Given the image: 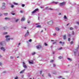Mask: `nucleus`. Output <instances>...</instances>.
<instances>
[{
	"instance_id": "nucleus-39",
	"label": "nucleus",
	"mask_w": 79,
	"mask_h": 79,
	"mask_svg": "<svg viewBox=\"0 0 79 79\" xmlns=\"http://www.w3.org/2000/svg\"><path fill=\"white\" fill-rule=\"evenodd\" d=\"M20 44H21V43H19V44H18V46H19V45H20Z\"/></svg>"
},
{
	"instance_id": "nucleus-27",
	"label": "nucleus",
	"mask_w": 79,
	"mask_h": 79,
	"mask_svg": "<svg viewBox=\"0 0 79 79\" xmlns=\"http://www.w3.org/2000/svg\"><path fill=\"white\" fill-rule=\"evenodd\" d=\"M3 34H4V35H6V34H7V32H4L3 33Z\"/></svg>"
},
{
	"instance_id": "nucleus-62",
	"label": "nucleus",
	"mask_w": 79,
	"mask_h": 79,
	"mask_svg": "<svg viewBox=\"0 0 79 79\" xmlns=\"http://www.w3.org/2000/svg\"><path fill=\"white\" fill-rule=\"evenodd\" d=\"M2 57V56L1 55H0V58Z\"/></svg>"
},
{
	"instance_id": "nucleus-14",
	"label": "nucleus",
	"mask_w": 79,
	"mask_h": 79,
	"mask_svg": "<svg viewBox=\"0 0 79 79\" xmlns=\"http://www.w3.org/2000/svg\"><path fill=\"white\" fill-rule=\"evenodd\" d=\"M59 44H62V45H63V44H64V42H63V43H62V42L61 41H60L59 42Z\"/></svg>"
},
{
	"instance_id": "nucleus-52",
	"label": "nucleus",
	"mask_w": 79,
	"mask_h": 79,
	"mask_svg": "<svg viewBox=\"0 0 79 79\" xmlns=\"http://www.w3.org/2000/svg\"><path fill=\"white\" fill-rule=\"evenodd\" d=\"M56 42H54L53 43V44H56Z\"/></svg>"
},
{
	"instance_id": "nucleus-22",
	"label": "nucleus",
	"mask_w": 79,
	"mask_h": 79,
	"mask_svg": "<svg viewBox=\"0 0 79 79\" xmlns=\"http://www.w3.org/2000/svg\"><path fill=\"white\" fill-rule=\"evenodd\" d=\"M56 31H59L60 30V29L59 28H56Z\"/></svg>"
},
{
	"instance_id": "nucleus-29",
	"label": "nucleus",
	"mask_w": 79,
	"mask_h": 79,
	"mask_svg": "<svg viewBox=\"0 0 79 79\" xmlns=\"http://www.w3.org/2000/svg\"><path fill=\"white\" fill-rule=\"evenodd\" d=\"M44 44L45 46H47V45H48V44L47 43H45Z\"/></svg>"
},
{
	"instance_id": "nucleus-32",
	"label": "nucleus",
	"mask_w": 79,
	"mask_h": 79,
	"mask_svg": "<svg viewBox=\"0 0 79 79\" xmlns=\"http://www.w3.org/2000/svg\"><path fill=\"white\" fill-rule=\"evenodd\" d=\"M13 58H14L13 56H11L10 57V59H13Z\"/></svg>"
},
{
	"instance_id": "nucleus-3",
	"label": "nucleus",
	"mask_w": 79,
	"mask_h": 79,
	"mask_svg": "<svg viewBox=\"0 0 79 79\" xmlns=\"http://www.w3.org/2000/svg\"><path fill=\"white\" fill-rule=\"evenodd\" d=\"M36 47L37 49H38L39 50L42 47V46H41V45H38L36 46Z\"/></svg>"
},
{
	"instance_id": "nucleus-59",
	"label": "nucleus",
	"mask_w": 79,
	"mask_h": 79,
	"mask_svg": "<svg viewBox=\"0 0 79 79\" xmlns=\"http://www.w3.org/2000/svg\"><path fill=\"white\" fill-rule=\"evenodd\" d=\"M40 18V17L39 16V17H38V19L39 20V19H39Z\"/></svg>"
},
{
	"instance_id": "nucleus-33",
	"label": "nucleus",
	"mask_w": 79,
	"mask_h": 79,
	"mask_svg": "<svg viewBox=\"0 0 79 79\" xmlns=\"http://www.w3.org/2000/svg\"><path fill=\"white\" fill-rule=\"evenodd\" d=\"M11 8H13V7H14V5H11Z\"/></svg>"
},
{
	"instance_id": "nucleus-10",
	"label": "nucleus",
	"mask_w": 79,
	"mask_h": 79,
	"mask_svg": "<svg viewBox=\"0 0 79 79\" xmlns=\"http://www.w3.org/2000/svg\"><path fill=\"white\" fill-rule=\"evenodd\" d=\"M63 39L64 40H65V39H66V35H64L63 36Z\"/></svg>"
},
{
	"instance_id": "nucleus-31",
	"label": "nucleus",
	"mask_w": 79,
	"mask_h": 79,
	"mask_svg": "<svg viewBox=\"0 0 79 79\" xmlns=\"http://www.w3.org/2000/svg\"><path fill=\"white\" fill-rule=\"evenodd\" d=\"M18 77H15L14 79H18Z\"/></svg>"
},
{
	"instance_id": "nucleus-35",
	"label": "nucleus",
	"mask_w": 79,
	"mask_h": 79,
	"mask_svg": "<svg viewBox=\"0 0 79 79\" xmlns=\"http://www.w3.org/2000/svg\"><path fill=\"white\" fill-rule=\"evenodd\" d=\"M20 12L21 13H23V10H20Z\"/></svg>"
},
{
	"instance_id": "nucleus-21",
	"label": "nucleus",
	"mask_w": 79,
	"mask_h": 79,
	"mask_svg": "<svg viewBox=\"0 0 79 79\" xmlns=\"http://www.w3.org/2000/svg\"><path fill=\"white\" fill-rule=\"evenodd\" d=\"M52 73L53 74H56V72H53Z\"/></svg>"
},
{
	"instance_id": "nucleus-47",
	"label": "nucleus",
	"mask_w": 79,
	"mask_h": 79,
	"mask_svg": "<svg viewBox=\"0 0 79 79\" xmlns=\"http://www.w3.org/2000/svg\"><path fill=\"white\" fill-rule=\"evenodd\" d=\"M68 41H70V38H69L68 39Z\"/></svg>"
},
{
	"instance_id": "nucleus-34",
	"label": "nucleus",
	"mask_w": 79,
	"mask_h": 79,
	"mask_svg": "<svg viewBox=\"0 0 79 79\" xmlns=\"http://www.w3.org/2000/svg\"><path fill=\"white\" fill-rule=\"evenodd\" d=\"M29 42H31V41H32V40L31 39H30L29 40H28Z\"/></svg>"
},
{
	"instance_id": "nucleus-46",
	"label": "nucleus",
	"mask_w": 79,
	"mask_h": 79,
	"mask_svg": "<svg viewBox=\"0 0 79 79\" xmlns=\"http://www.w3.org/2000/svg\"><path fill=\"white\" fill-rule=\"evenodd\" d=\"M61 49H62V48H60L59 49V50H61Z\"/></svg>"
},
{
	"instance_id": "nucleus-26",
	"label": "nucleus",
	"mask_w": 79,
	"mask_h": 79,
	"mask_svg": "<svg viewBox=\"0 0 79 79\" xmlns=\"http://www.w3.org/2000/svg\"><path fill=\"white\" fill-rule=\"evenodd\" d=\"M14 5H18V4L16 2H14Z\"/></svg>"
},
{
	"instance_id": "nucleus-60",
	"label": "nucleus",
	"mask_w": 79,
	"mask_h": 79,
	"mask_svg": "<svg viewBox=\"0 0 79 79\" xmlns=\"http://www.w3.org/2000/svg\"><path fill=\"white\" fill-rule=\"evenodd\" d=\"M55 3H56V4H57V3H58V2H55Z\"/></svg>"
},
{
	"instance_id": "nucleus-1",
	"label": "nucleus",
	"mask_w": 79,
	"mask_h": 79,
	"mask_svg": "<svg viewBox=\"0 0 79 79\" xmlns=\"http://www.w3.org/2000/svg\"><path fill=\"white\" fill-rule=\"evenodd\" d=\"M5 38H6V41L7 42H9L10 41V40L11 39V40H13V38H10V35H6L5 36Z\"/></svg>"
},
{
	"instance_id": "nucleus-61",
	"label": "nucleus",
	"mask_w": 79,
	"mask_h": 79,
	"mask_svg": "<svg viewBox=\"0 0 79 79\" xmlns=\"http://www.w3.org/2000/svg\"><path fill=\"white\" fill-rule=\"evenodd\" d=\"M48 8V7H46V9H47Z\"/></svg>"
},
{
	"instance_id": "nucleus-58",
	"label": "nucleus",
	"mask_w": 79,
	"mask_h": 79,
	"mask_svg": "<svg viewBox=\"0 0 79 79\" xmlns=\"http://www.w3.org/2000/svg\"><path fill=\"white\" fill-rule=\"evenodd\" d=\"M69 37H70V36H71V35L69 34Z\"/></svg>"
},
{
	"instance_id": "nucleus-44",
	"label": "nucleus",
	"mask_w": 79,
	"mask_h": 79,
	"mask_svg": "<svg viewBox=\"0 0 79 79\" xmlns=\"http://www.w3.org/2000/svg\"><path fill=\"white\" fill-rule=\"evenodd\" d=\"M70 44H73V42L72 41L70 42Z\"/></svg>"
},
{
	"instance_id": "nucleus-63",
	"label": "nucleus",
	"mask_w": 79,
	"mask_h": 79,
	"mask_svg": "<svg viewBox=\"0 0 79 79\" xmlns=\"http://www.w3.org/2000/svg\"><path fill=\"white\" fill-rule=\"evenodd\" d=\"M52 53L53 54H54L55 53V52H52Z\"/></svg>"
},
{
	"instance_id": "nucleus-49",
	"label": "nucleus",
	"mask_w": 79,
	"mask_h": 79,
	"mask_svg": "<svg viewBox=\"0 0 79 79\" xmlns=\"http://www.w3.org/2000/svg\"><path fill=\"white\" fill-rule=\"evenodd\" d=\"M72 34L73 35H74V31L72 32Z\"/></svg>"
},
{
	"instance_id": "nucleus-18",
	"label": "nucleus",
	"mask_w": 79,
	"mask_h": 79,
	"mask_svg": "<svg viewBox=\"0 0 79 79\" xmlns=\"http://www.w3.org/2000/svg\"><path fill=\"white\" fill-rule=\"evenodd\" d=\"M2 6H5V3L3 2L2 3Z\"/></svg>"
},
{
	"instance_id": "nucleus-23",
	"label": "nucleus",
	"mask_w": 79,
	"mask_h": 79,
	"mask_svg": "<svg viewBox=\"0 0 79 79\" xmlns=\"http://www.w3.org/2000/svg\"><path fill=\"white\" fill-rule=\"evenodd\" d=\"M19 19H17L16 20H15V22L16 23H17L18 21H19Z\"/></svg>"
},
{
	"instance_id": "nucleus-2",
	"label": "nucleus",
	"mask_w": 79,
	"mask_h": 79,
	"mask_svg": "<svg viewBox=\"0 0 79 79\" xmlns=\"http://www.w3.org/2000/svg\"><path fill=\"white\" fill-rule=\"evenodd\" d=\"M48 24L50 25H52L53 24V21L51 20L50 21L48 22Z\"/></svg>"
},
{
	"instance_id": "nucleus-28",
	"label": "nucleus",
	"mask_w": 79,
	"mask_h": 79,
	"mask_svg": "<svg viewBox=\"0 0 79 79\" xmlns=\"http://www.w3.org/2000/svg\"><path fill=\"white\" fill-rule=\"evenodd\" d=\"M4 15L5 16H7V15H8V13L4 14Z\"/></svg>"
},
{
	"instance_id": "nucleus-17",
	"label": "nucleus",
	"mask_w": 79,
	"mask_h": 79,
	"mask_svg": "<svg viewBox=\"0 0 79 79\" xmlns=\"http://www.w3.org/2000/svg\"><path fill=\"white\" fill-rule=\"evenodd\" d=\"M24 20H25L24 18L23 17V18H22L21 21H24Z\"/></svg>"
},
{
	"instance_id": "nucleus-12",
	"label": "nucleus",
	"mask_w": 79,
	"mask_h": 79,
	"mask_svg": "<svg viewBox=\"0 0 79 79\" xmlns=\"http://www.w3.org/2000/svg\"><path fill=\"white\" fill-rule=\"evenodd\" d=\"M23 68H25V69L27 68V66H26V65H23Z\"/></svg>"
},
{
	"instance_id": "nucleus-54",
	"label": "nucleus",
	"mask_w": 79,
	"mask_h": 79,
	"mask_svg": "<svg viewBox=\"0 0 79 79\" xmlns=\"http://www.w3.org/2000/svg\"><path fill=\"white\" fill-rule=\"evenodd\" d=\"M42 73V71H40V74H41V73Z\"/></svg>"
},
{
	"instance_id": "nucleus-13",
	"label": "nucleus",
	"mask_w": 79,
	"mask_h": 79,
	"mask_svg": "<svg viewBox=\"0 0 79 79\" xmlns=\"http://www.w3.org/2000/svg\"><path fill=\"white\" fill-rule=\"evenodd\" d=\"M25 70H26L25 69H24L23 70L20 71V74H22V73H24V71H25Z\"/></svg>"
},
{
	"instance_id": "nucleus-56",
	"label": "nucleus",
	"mask_w": 79,
	"mask_h": 79,
	"mask_svg": "<svg viewBox=\"0 0 79 79\" xmlns=\"http://www.w3.org/2000/svg\"><path fill=\"white\" fill-rule=\"evenodd\" d=\"M51 41H52V42H54L55 41L54 40H51Z\"/></svg>"
},
{
	"instance_id": "nucleus-9",
	"label": "nucleus",
	"mask_w": 79,
	"mask_h": 79,
	"mask_svg": "<svg viewBox=\"0 0 79 79\" xmlns=\"http://www.w3.org/2000/svg\"><path fill=\"white\" fill-rule=\"evenodd\" d=\"M5 20H10V18L8 17H6L5 18Z\"/></svg>"
},
{
	"instance_id": "nucleus-53",
	"label": "nucleus",
	"mask_w": 79,
	"mask_h": 79,
	"mask_svg": "<svg viewBox=\"0 0 79 79\" xmlns=\"http://www.w3.org/2000/svg\"><path fill=\"white\" fill-rule=\"evenodd\" d=\"M61 15V13H59V15Z\"/></svg>"
},
{
	"instance_id": "nucleus-7",
	"label": "nucleus",
	"mask_w": 79,
	"mask_h": 79,
	"mask_svg": "<svg viewBox=\"0 0 79 79\" xmlns=\"http://www.w3.org/2000/svg\"><path fill=\"white\" fill-rule=\"evenodd\" d=\"M3 42H2L0 43V47H3Z\"/></svg>"
},
{
	"instance_id": "nucleus-64",
	"label": "nucleus",
	"mask_w": 79,
	"mask_h": 79,
	"mask_svg": "<svg viewBox=\"0 0 79 79\" xmlns=\"http://www.w3.org/2000/svg\"><path fill=\"white\" fill-rule=\"evenodd\" d=\"M68 25H69V23L67 24V26H68Z\"/></svg>"
},
{
	"instance_id": "nucleus-38",
	"label": "nucleus",
	"mask_w": 79,
	"mask_h": 79,
	"mask_svg": "<svg viewBox=\"0 0 79 79\" xmlns=\"http://www.w3.org/2000/svg\"><path fill=\"white\" fill-rule=\"evenodd\" d=\"M53 67H55V66H56V65L55 64H53Z\"/></svg>"
},
{
	"instance_id": "nucleus-36",
	"label": "nucleus",
	"mask_w": 79,
	"mask_h": 79,
	"mask_svg": "<svg viewBox=\"0 0 79 79\" xmlns=\"http://www.w3.org/2000/svg\"><path fill=\"white\" fill-rule=\"evenodd\" d=\"M27 23H28V24H29V23H30V21H29V20H27Z\"/></svg>"
},
{
	"instance_id": "nucleus-51",
	"label": "nucleus",
	"mask_w": 79,
	"mask_h": 79,
	"mask_svg": "<svg viewBox=\"0 0 79 79\" xmlns=\"http://www.w3.org/2000/svg\"><path fill=\"white\" fill-rule=\"evenodd\" d=\"M2 15V13H0V16H1Z\"/></svg>"
},
{
	"instance_id": "nucleus-48",
	"label": "nucleus",
	"mask_w": 79,
	"mask_h": 79,
	"mask_svg": "<svg viewBox=\"0 0 79 79\" xmlns=\"http://www.w3.org/2000/svg\"><path fill=\"white\" fill-rule=\"evenodd\" d=\"M53 60H52L50 62L52 63V62H53Z\"/></svg>"
},
{
	"instance_id": "nucleus-8",
	"label": "nucleus",
	"mask_w": 79,
	"mask_h": 79,
	"mask_svg": "<svg viewBox=\"0 0 79 79\" xmlns=\"http://www.w3.org/2000/svg\"><path fill=\"white\" fill-rule=\"evenodd\" d=\"M65 4V2H63L62 3H60V6H63V5H64Z\"/></svg>"
},
{
	"instance_id": "nucleus-24",
	"label": "nucleus",
	"mask_w": 79,
	"mask_h": 79,
	"mask_svg": "<svg viewBox=\"0 0 79 79\" xmlns=\"http://www.w3.org/2000/svg\"><path fill=\"white\" fill-rule=\"evenodd\" d=\"M32 55H35V52H32Z\"/></svg>"
},
{
	"instance_id": "nucleus-16",
	"label": "nucleus",
	"mask_w": 79,
	"mask_h": 79,
	"mask_svg": "<svg viewBox=\"0 0 79 79\" xmlns=\"http://www.w3.org/2000/svg\"><path fill=\"white\" fill-rule=\"evenodd\" d=\"M29 63L30 64H33V61H32L31 62V61H29Z\"/></svg>"
},
{
	"instance_id": "nucleus-37",
	"label": "nucleus",
	"mask_w": 79,
	"mask_h": 79,
	"mask_svg": "<svg viewBox=\"0 0 79 79\" xmlns=\"http://www.w3.org/2000/svg\"><path fill=\"white\" fill-rule=\"evenodd\" d=\"M48 76H49V77H51V75L50 73L48 74Z\"/></svg>"
},
{
	"instance_id": "nucleus-19",
	"label": "nucleus",
	"mask_w": 79,
	"mask_h": 79,
	"mask_svg": "<svg viewBox=\"0 0 79 79\" xmlns=\"http://www.w3.org/2000/svg\"><path fill=\"white\" fill-rule=\"evenodd\" d=\"M59 59H63V57L61 56H60L58 57Z\"/></svg>"
},
{
	"instance_id": "nucleus-50",
	"label": "nucleus",
	"mask_w": 79,
	"mask_h": 79,
	"mask_svg": "<svg viewBox=\"0 0 79 79\" xmlns=\"http://www.w3.org/2000/svg\"><path fill=\"white\" fill-rule=\"evenodd\" d=\"M23 65H25V63H24V62H23Z\"/></svg>"
},
{
	"instance_id": "nucleus-15",
	"label": "nucleus",
	"mask_w": 79,
	"mask_h": 79,
	"mask_svg": "<svg viewBox=\"0 0 79 79\" xmlns=\"http://www.w3.org/2000/svg\"><path fill=\"white\" fill-rule=\"evenodd\" d=\"M67 59L68 60L70 61H72V59H71L68 58H67Z\"/></svg>"
},
{
	"instance_id": "nucleus-42",
	"label": "nucleus",
	"mask_w": 79,
	"mask_h": 79,
	"mask_svg": "<svg viewBox=\"0 0 79 79\" xmlns=\"http://www.w3.org/2000/svg\"><path fill=\"white\" fill-rule=\"evenodd\" d=\"M7 27H4V29H6Z\"/></svg>"
},
{
	"instance_id": "nucleus-55",
	"label": "nucleus",
	"mask_w": 79,
	"mask_h": 79,
	"mask_svg": "<svg viewBox=\"0 0 79 79\" xmlns=\"http://www.w3.org/2000/svg\"><path fill=\"white\" fill-rule=\"evenodd\" d=\"M53 35H54V36L56 35V34H53Z\"/></svg>"
},
{
	"instance_id": "nucleus-40",
	"label": "nucleus",
	"mask_w": 79,
	"mask_h": 79,
	"mask_svg": "<svg viewBox=\"0 0 79 79\" xmlns=\"http://www.w3.org/2000/svg\"><path fill=\"white\" fill-rule=\"evenodd\" d=\"M11 14L12 15H15V14L13 13H12V12L11 13Z\"/></svg>"
},
{
	"instance_id": "nucleus-5",
	"label": "nucleus",
	"mask_w": 79,
	"mask_h": 79,
	"mask_svg": "<svg viewBox=\"0 0 79 79\" xmlns=\"http://www.w3.org/2000/svg\"><path fill=\"white\" fill-rule=\"evenodd\" d=\"M0 49L1 50H2L3 52H5V48H3V47H1L0 48Z\"/></svg>"
},
{
	"instance_id": "nucleus-41",
	"label": "nucleus",
	"mask_w": 79,
	"mask_h": 79,
	"mask_svg": "<svg viewBox=\"0 0 79 79\" xmlns=\"http://www.w3.org/2000/svg\"><path fill=\"white\" fill-rule=\"evenodd\" d=\"M2 63L0 62V66H2Z\"/></svg>"
},
{
	"instance_id": "nucleus-4",
	"label": "nucleus",
	"mask_w": 79,
	"mask_h": 79,
	"mask_svg": "<svg viewBox=\"0 0 79 79\" xmlns=\"http://www.w3.org/2000/svg\"><path fill=\"white\" fill-rule=\"evenodd\" d=\"M29 34V31L27 30V32L25 35V37H27V35H28Z\"/></svg>"
},
{
	"instance_id": "nucleus-20",
	"label": "nucleus",
	"mask_w": 79,
	"mask_h": 79,
	"mask_svg": "<svg viewBox=\"0 0 79 79\" xmlns=\"http://www.w3.org/2000/svg\"><path fill=\"white\" fill-rule=\"evenodd\" d=\"M36 27H41V26L40 25H38L36 26Z\"/></svg>"
},
{
	"instance_id": "nucleus-30",
	"label": "nucleus",
	"mask_w": 79,
	"mask_h": 79,
	"mask_svg": "<svg viewBox=\"0 0 79 79\" xmlns=\"http://www.w3.org/2000/svg\"><path fill=\"white\" fill-rule=\"evenodd\" d=\"M70 30H73V28L72 27H71L70 28Z\"/></svg>"
},
{
	"instance_id": "nucleus-6",
	"label": "nucleus",
	"mask_w": 79,
	"mask_h": 79,
	"mask_svg": "<svg viewBox=\"0 0 79 79\" xmlns=\"http://www.w3.org/2000/svg\"><path fill=\"white\" fill-rule=\"evenodd\" d=\"M38 10H39V9H36L32 12V13H35L36 11H38Z\"/></svg>"
},
{
	"instance_id": "nucleus-25",
	"label": "nucleus",
	"mask_w": 79,
	"mask_h": 79,
	"mask_svg": "<svg viewBox=\"0 0 79 79\" xmlns=\"http://www.w3.org/2000/svg\"><path fill=\"white\" fill-rule=\"evenodd\" d=\"M64 18L65 19H67V17H66V16L65 15L64 16Z\"/></svg>"
},
{
	"instance_id": "nucleus-57",
	"label": "nucleus",
	"mask_w": 79,
	"mask_h": 79,
	"mask_svg": "<svg viewBox=\"0 0 79 79\" xmlns=\"http://www.w3.org/2000/svg\"><path fill=\"white\" fill-rule=\"evenodd\" d=\"M44 32V31H43V30H41V32Z\"/></svg>"
},
{
	"instance_id": "nucleus-45",
	"label": "nucleus",
	"mask_w": 79,
	"mask_h": 79,
	"mask_svg": "<svg viewBox=\"0 0 79 79\" xmlns=\"http://www.w3.org/2000/svg\"><path fill=\"white\" fill-rule=\"evenodd\" d=\"M77 24H78V25H79V22H77Z\"/></svg>"
},
{
	"instance_id": "nucleus-11",
	"label": "nucleus",
	"mask_w": 79,
	"mask_h": 79,
	"mask_svg": "<svg viewBox=\"0 0 79 79\" xmlns=\"http://www.w3.org/2000/svg\"><path fill=\"white\" fill-rule=\"evenodd\" d=\"M5 6H2V7H1V10H5Z\"/></svg>"
},
{
	"instance_id": "nucleus-43",
	"label": "nucleus",
	"mask_w": 79,
	"mask_h": 79,
	"mask_svg": "<svg viewBox=\"0 0 79 79\" xmlns=\"http://www.w3.org/2000/svg\"><path fill=\"white\" fill-rule=\"evenodd\" d=\"M24 6H25L24 4H22V7H24Z\"/></svg>"
}]
</instances>
